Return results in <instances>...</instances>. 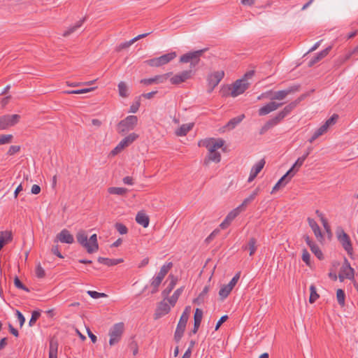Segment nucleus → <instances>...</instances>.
Masks as SVG:
<instances>
[{
  "mask_svg": "<svg viewBox=\"0 0 358 358\" xmlns=\"http://www.w3.org/2000/svg\"><path fill=\"white\" fill-rule=\"evenodd\" d=\"M287 96V92H285V90H280L278 92H273V94L270 97L271 100H282Z\"/></svg>",
  "mask_w": 358,
  "mask_h": 358,
  "instance_id": "41",
  "label": "nucleus"
},
{
  "mask_svg": "<svg viewBox=\"0 0 358 358\" xmlns=\"http://www.w3.org/2000/svg\"><path fill=\"white\" fill-rule=\"evenodd\" d=\"M41 313L38 310H34L31 313V319L29 320V324L30 327L34 325L37 320L40 317Z\"/></svg>",
  "mask_w": 358,
  "mask_h": 358,
  "instance_id": "47",
  "label": "nucleus"
},
{
  "mask_svg": "<svg viewBox=\"0 0 358 358\" xmlns=\"http://www.w3.org/2000/svg\"><path fill=\"white\" fill-rule=\"evenodd\" d=\"M124 330V324L123 322H118L115 324L109 331V344L114 345L117 343L123 334Z\"/></svg>",
  "mask_w": 358,
  "mask_h": 358,
  "instance_id": "1",
  "label": "nucleus"
},
{
  "mask_svg": "<svg viewBox=\"0 0 358 358\" xmlns=\"http://www.w3.org/2000/svg\"><path fill=\"white\" fill-rule=\"evenodd\" d=\"M265 165V160L264 159L259 161L255 164L250 171L248 182H252L258 175V173L262 170Z\"/></svg>",
  "mask_w": 358,
  "mask_h": 358,
  "instance_id": "18",
  "label": "nucleus"
},
{
  "mask_svg": "<svg viewBox=\"0 0 358 358\" xmlns=\"http://www.w3.org/2000/svg\"><path fill=\"white\" fill-rule=\"evenodd\" d=\"M305 160L306 159L303 156L299 157L290 169L287 171V175H291L293 177L303 165Z\"/></svg>",
  "mask_w": 358,
  "mask_h": 358,
  "instance_id": "24",
  "label": "nucleus"
},
{
  "mask_svg": "<svg viewBox=\"0 0 358 358\" xmlns=\"http://www.w3.org/2000/svg\"><path fill=\"white\" fill-rule=\"evenodd\" d=\"M168 280H170L169 285L162 292V297L164 298V299H169L168 296L169 294L173 289L174 287L176 286L178 282V277L172 274H170L169 275Z\"/></svg>",
  "mask_w": 358,
  "mask_h": 358,
  "instance_id": "15",
  "label": "nucleus"
},
{
  "mask_svg": "<svg viewBox=\"0 0 358 358\" xmlns=\"http://www.w3.org/2000/svg\"><path fill=\"white\" fill-rule=\"evenodd\" d=\"M108 192L110 194L123 195L127 192V189L123 187H111L108 189Z\"/></svg>",
  "mask_w": 358,
  "mask_h": 358,
  "instance_id": "42",
  "label": "nucleus"
},
{
  "mask_svg": "<svg viewBox=\"0 0 358 358\" xmlns=\"http://www.w3.org/2000/svg\"><path fill=\"white\" fill-rule=\"evenodd\" d=\"M310 249L311 252L319 259H323V253L320 249L319 246L317 244L313 245L311 247H310Z\"/></svg>",
  "mask_w": 358,
  "mask_h": 358,
  "instance_id": "45",
  "label": "nucleus"
},
{
  "mask_svg": "<svg viewBox=\"0 0 358 358\" xmlns=\"http://www.w3.org/2000/svg\"><path fill=\"white\" fill-rule=\"evenodd\" d=\"M244 250H250V256H252L257 250V240L255 238L252 237L249 239L247 245L243 246Z\"/></svg>",
  "mask_w": 358,
  "mask_h": 358,
  "instance_id": "29",
  "label": "nucleus"
},
{
  "mask_svg": "<svg viewBox=\"0 0 358 358\" xmlns=\"http://www.w3.org/2000/svg\"><path fill=\"white\" fill-rule=\"evenodd\" d=\"M302 260L308 265L310 264V255L306 249H303L302 251Z\"/></svg>",
  "mask_w": 358,
  "mask_h": 358,
  "instance_id": "52",
  "label": "nucleus"
},
{
  "mask_svg": "<svg viewBox=\"0 0 358 358\" xmlns=\"http://www.w3.org/2000/svg\"><path fill=\"white\" fill-rule=\"evenodd\" d=\"M20 150V146L19 145H11L8 151V155H13Z\"/></svg>",
  "mask_w": 358,
  "mask_h": 358,
  "instance_id": "63",
  "label": "nucleus"
},
{
  "mask_svg": "<svg viewBox=\"0 0 358 358\" xmlns=\"http://www.w3.org/2000/svg\"><path fill=\"white\" fill-rule=\"evenodd\" d=\"M309 226L311 227L312 230L314 232V234L315 237L317 238L318 241H322L323 240L324 237L322 234L321 229L317 224V223L315 222V220L313 218L308 217L307 219Z\"/></svg>",
  "mask_w": 358,
  "mask_h": 358,
  "instance_id": "19",
  "label": "nucleus"
},
{
  "mask_svg": "<svg viewBox=\"0 0 358 358\" xmlns=\"http://www.w3.org/2000/svg\"><path fill=\"white\" fill-rule=\"evenodd\" d=\"M94 90V87H90V88H84L81 90H71V91H66V93L68 94H85L89 92H91Z\"/></svg>",
  "mask_w": 358,
  "mask_h": 358,
  "instance_id": "53",
  "label": "nucleus"
},
{
  "mask_svg": "<svg viewBox=\"0 0 358 358\" xmlns=\"http://www.w3.org/2000/svg\"><path fill=\"white\" fill-rule=\"evenodd\" d=\"M138 135L135 133L130 134L125 138H124L117 145L111 150L110 152V155L115 156L118 153H120L122 150H123L125 148L128 147L130 144H131L137 138Z\"/></svg>",
  "mask_w": 358,
  "mask_h": 358,
  "instance_id": "3",
  "label": "nucleus"
},
{
  "mask_svg": "<svg viewBox=\"0 0 358 358\" xmlns=\"http://www.w3.org/2000/svg\"><path fill=\"white\" fill-rule=\"evenodd\" d=\"M282 105V103H276L275 101H271L263 107L260 108L258 110L259 115L263 116L270 113L272 111L275 110L279 107Z\"/></svg>",
  "mask_w": 358,
  "mask_h": 358,
  "instance_id": "14",
  "label": "nucleus"
},
{
  "mask_svg": "<svg viewBox=\"0 0 358 358\" xmlns=\"http://www.w3.org/2000/svg\"><path fill=\"white\" fill-rule=\"evenodd\" d=\"M250 83L244 79H238L236 80L232 85V90L231 96L236 97L244 93L250 87Z\"/></svg>",
  "mask_w": 358,
  "mask_h": 358,
  "instance_id": "5",
  "label": "nucleus"
},
{
  "mask_svg": "<svg viewBox=\"0 0 358 358\" xmlns=\"http://www.w3.org/2000/svg\"><path fill=\"white\" fill-rule=\"evenodd\" d=\"M148 34H149V33L140 34V35L137 36L136 37L134 38L133 39L130 40L129 41H127V42H125V43L120 44L118 45V47L117 48V51H120V50H122L123 49L129 48L135 41H136L137 40H138L140 38L145 37Z\"/></svg>",
  "mask_w": 358,
  "mask_h": 358,
  "instance_id": "31",
  "label": "nucleus"
},
{
  "mask_svg": "<svg viewBox=\"0 0 358 358\" xmlns=\"http://www.w3.org/2000/svg\"><path fill=\"white\" fill-rule=\"evenodd\" d=\"M14 285L16 287L19 289H23L27 292H30L29 289L27 287H26L17 276L14 278Z\"/></svg>",
  "mask_w": 358,
  "mask_h": 358,
  "instance_id": "50",
  "label": "nucleus"
},
{
  "mask_svg": "<svg viewBox=\"0 0 358 358\" xmlns=\"http://www.w3.org/2000/svg\"><path fill=\"white\" fill-rule=\"evenodd\" d=\"M89 248L88 253L92 254L99 250V244L97 241V236L96 234H92L88 239Z\"/></svg>",
  "mask_w": 358,
  "mask_h": 358,
  "instance_id": "23",
  "label": "nucleus"
},
{
  "mask_svg": "<svg viewBox=\"0 0 358 358\" xmlns=\"http://www.w3.org/2000/svg\"><path fill=\"white\" fill-rule=\"evenodd\" d=\"M118 92H119V94L120 96L122 97H127L129 96V93H128V87L127 85V84L123 82V81H121L118 85Z\"/></svg>",
  "mask_w": 358,
  "mask_h": 358,
  "instance_id": "39",
  "label": "nucleus"
},
{
  "mask_svg": "<svg viewBox=\"0 0 358 358\" xmlns=\"http://www.w3.org/2000/svg\"><path fill=\"white\" fill-rule=\"evenodd\" d=\"M61 242L63 243L72 244L74 242V238L69 230L64 229L57 234L55 243Z\"/></svg>",
  "mask_w": 358,
  "mask_h": 358,
  "instance_id": "12",
  "label": "nucleus"
},
{
  "mask_svg": "<svg viewBox=\"0 0 358 358\" xmlns=\"http://www.w3.org/2000/svg\"><path fill=\"white\" fill-rule=\"evenodd\" d=\"M97 261L108 266H115L123 262L122 259H109L106 257H99Z\"/></svg>",
  "mask_w": 358,
  "mask_h": 358,
  "instance_id": "28",
  "label": "nucleus"
},
{
  "mask_svg": "<svg viewBox=\"0 0 358 358\" xmlns=\"http://www.w3.org/2000/svg\"><path fill=\"white\" fill-rule=\"evenodd\" d=\"M354 274L355 271L354 269L350 266V264L348 262L347 259H345V263L343 264L342 267L341 268L338 278L341 282H343L345 278L347 279H353L354 278Z\"/></svg>",
  "mask_w": 358,
  "mask_h": 358,
  "instance_id": "11",
  "label": "nucleus"
},
{
  "mask_svg": "<svg viewBox=\"0 0 358 358\" xmlns=\"http://www.w3.org/2000/svg\"><path fill=\"white\" fill-rule=\"evenodd\" d=\"M203 317V310L200 308H196L194 315V321L201 322Z\"/></svg>",
  "mask_w": 358,
  "mask_h": 358,
  "instance_id": "56",
  "label": "nucleus"
},
{
  "mask_svg": "<svg viewBox=\"0 0 358 358\" xmlns=\"http://www.w3.org/2000/svg\"><path fill=\"white\" fill-rule=\"evenodd\" d=\"M187 321L188 319L186 313L185 314H182L174 334V340L176 342L178 343L182 338Z\"/></svg>",
  "mask_w": 358,
  "mask_h": 358,
  "instance_id": "9",
  "label": "nucleus"
},
{
  "mask_svg": "<svg viewBox=\"0 0 358 358\" xmlns=\"http://www.w3.org/2000/svg\"><path fill=\"white\" fill-rule=\"evenodd\" d=\"M206 48H204L202 50L186 53L180 57V62L182 63H187L192 60L191 66L194 67L199 63V57L203 54V52L206 51Z\"/></svg>",
  "mask_w": 358,
  "mask_h": 358,
  "instance_id": "2",
  "label": "nucleus"
},
{
  "mask_svg": "<svg viewBox=\"0 0 358 358\" xmlns=\"http://www.w3.org/2000/svg\"><path fill=\"white\" fill-rule=\"evenodd\" d=\"M176 52H171L158 57V66L168 64L176 57Z\"/></svg>",
  "mask_w": 358,
  "mask_h": 358,
  "instance_id": "22",
  "label": "nucleus"
},
{
  "mask_svg": "<svg viewBox=\"0 0 358 358\" xmlns=\"http://www.w3.org/2000/svg\"><path fill=\"white\" fill-rule=\"evenodd\" d=\"M136 221L138 224L142 225L143 227H147L149 225V217L143 212H138L136 216Z\"/></svg>",
  "mask_w": 358,
  "mask_h": 358,
  "instance_id": "30",
  "label": "nucleus"
},
{
  "mask_svg": "<svg viewBox=\"0 0 358 358\" xmlns=\"http://www.w3.org/2000/svg\"><path fill=\"white\" fill-rule=\"evenodd\" d=\"M12 241V234L8 231H1L0 232V250L3 248L4 245Z\"/></svg>",
  "mask_w": 358,
  "mask_h": 358,
  "instance_id": "32",
  "label": "nucleus"
},
{
  "mask_svg": "<svg viewBox=\"0 0 358 358\" xmlns=\"http://www.w3.org/2000/svg\"><path fill=\"white\" fill-rule=\"evenodd\" d=\"M243 211L239 207L234 208L227 215V221L232 222L240 213Z\"/></svg>",
  "mask_w": 358,
  "mask_h": 358,
  "instance_id": "43",
  "label": "nucleus"
},
{
  "mask_svg": "<svg viewBox=\"0 0 358 358\" xmlns=\"http://www.w3.org/2000/svg\"><path fill=\"white\" fill-rule=\"evenodd\" d=\"M209 291V287L205 286L202 290V292L199 294L197 298L194 299L193 303L197 305H200L204 301V298L206 296Z\"/></svg>",
  "mask_w": 358,
  "mask_h": 358,
  "instance_id": "37",
  "label": "nucleus"
},
{
  "mask_svg": "<svg viewBox=\"0 0 358 358\" xmlns=\"http://www.w3.org/2000/svg\"><path fill=\"white\" fill-rule=\"evenodd\" d=\"M208 154L205 157V159L203 160V164L205 166H208V164L210 162H213L215 163L220 162L221 160L220 153L219 152H217V150H211V149H208Z\"/></svg>",
  "mask_w": 358,
  "mask_h": 358,
  "instance_id": "16",
  "label": "nucleus"
},
{
  "mask_svg": "<svg viewBox=\"0 0 358 358\" xmlns=\"http://www.w3.org/2000/svg\"><path fill=\"white\" fill-rule=\"evenodd\" d=\"M182 291H183V287H180L178 289H177L174 292L173 294L169 299H168V301L171 306H175L179 296L182 294Z\"/></svg>",
  "mask_w": 358,
  "mask_h": 358,
  "instance_id": "36",
  "label": "nucleus"
},
{
  "mask_svg": "<svg viewBox=\"0 0 358 358\" xmlns=\"http://www.w3.org/2000/svg\"><path fill=\"white\" fill-rule=\"evenodd\" d=\"M331 50V46H329L326 48L324 50H322L321 52H318L315 56H314L308 64V66L309 67H312L314 66L316 63L322 60L323 58H324L330 52Z\"/></svg>",
  "mask_w": 358,
  "mask_h": 358,
  "instance_id": "17",
  "label": "nucleus"
},
{
  "mask_svg": "<svg viewBox=\"0 0 358 358\" xmlns=\"http://www.w3.org/2000/svg\"><path fill=\"white\" fill-rule=\"evenodd\" d=\"M193 127L192 124H182L176 131V134L178 136H185Z\"/></svg>",
  "mask_w": 358,
  "mask_h": 358,
  "instance_id": "33",
  "label": "nucleus"
},
{
  "mask_svg": "<svg viewBox=\"0 0 358 358\" xmlns=\"http://www.w3.org/2000/svg\"><path fill=\"white\" fill-rule=\"evenodd\" d=\"M232 90V87H231L230 86H227V87H223L222 90H221V93H222V95L223 96H231V92Z\"/></svg>",
  "mask_w": 358,
  "mask_h": 358,
  "instance_id": "64",
  "label": "nucleus"
},
{
  "mask_svg": "<svg viewBox=\"0 0 358 358\" xmlns=\"http://www.w3.org/2000/svg\"><path fill=\"white\" fill-rule=\"evenodd\" d=\"M20 115L17 114L0 116V130H4L14 126L20 121Z\"/></svg>",
  "mask_w": 358,
  "mask_h": 358,
  "instance_id": "6",
  "label": "nucleus"
},
{
  "mask_svg": "<svg viewBox=\"0 0 358 358\" xmlns=\"http://www.w3.org/2000/svg\"><path fill=\"white\" fill-rule=\"evenodd\" d=\"M13 136L11 134H1L0 135V145L9 143L11 142Z\"/></svg>",
  "mask_w": 358,
  "mask_h": 358,
  "instance_id": "48",
  "label": "nucleus"
},
{
  "mask_svg": "<svg viewBox=\"0 0 358 358\" xmlns=\"http://www.w3.org/2000/svg\"><path fill=\"white\" fill-rule=\"evenodd\" d=\"M193 75V72L192 70L183 71L179 73H177L173 76L170 78V83L172 85H180L182 83H185L187 80L190 79Z\"/></svg>",
  "mask_w": 358,
  "mask_h": 358,
  "instance_id": "10",
  "label": "nucleus"
},
{
  "mask_svg": "<svg viewBox=\"0 0 358 358\" xmlns=\"http://www.w3.org/2000/svg\"><path fill=\"white\" fill-rule=\"evenodd\" d=\"M115 228L120 234H126L128 232V229L127 227L120 222L115 223Z\"/></svg>",
  "mask_w": 358,
  "mask_h": 358,
  "instance_id": "51",
  "label": "nucleus"
},
{
  "mask_svg": "<svg viewBox=\"0 0 358 358\" xmlns=\"http://www.w3.org/2000/svg\"><path fill=\"white\" fill-rule=\"evenodd\" d=\"M228 315H224L223 316H222L220 320L217 321V324H216V326H215V331H217L219 329V328L221 327V325L225 322L227 320H228Z\"/></svg>",
  "mask_w": 358,
  "mask_h": 358,
  "instance_id": "61",
  "label": "nucleus"
},
{
  "mask_svg": "<svg viewBox=\"0 0 358 358\" xmlns=\"http://www.w3.org/2000/svg\"><path fill=\"white\" fill-rule=\"evenodd\" d=\"M296 106V103L292 101L290 103H289L288 105H287L282 110H281L280 112L284 114V116L286 117L288 114H289L292 110Z\"/></svg>",
  "mask_w": 358,
  "mask_h": 358,
  "instance_id": "46",
  "label": "nucleus"
},
{
  "mask_svg": "<svg viewBox=\"0 0 358 358\" xmlns=\"http://www.w3.org/2000/svg\"><path fill=\"white\" fill-rule=\"evenodd\" d=\"M173 266V262H169L161 267L159 272H158V287L159 286V285L161 284L166 274L172 268Z\"/></svg>",
  "mask_w": 358,
  "mask_h": 358,
  "instance_id": "20",
  "label": "nucleus"
},
{
  "mask_svg": "<svg viewBox=\"0 0 358 358\" xmlns=\"http://www.w3.org/2000/svg\"><path fill=\"white\" fill-rule=\"evenodd\" d=\"M224 76V71H215L208 76V92L211 93Z\"/></svg>",
  "mask_w": 358,
  "mask_h": 358,
  "instance_id": "4",
  "label": "nucleus"
},
{
  "mask_svg": "<svg viewBox=\"0 0 358 358\" xmlns=\"http://www.w3.org/2000/svg\"><path fill=\"white\" fill-rule=\"evenodd\" d=\"M51 252L52 254L57 256L58 257L62 258V259L64 258L63 255L59 251V245H52V247L51 248Z\"/></svg>",
  "mask_w": 358,
  "mask_h": 358,
  "instance_id": "62",
  "label": "nucleus"
},
{
  "mask_svg": "<svg viewBox=\"0 0 358 358\" xmlns=\"http://www.w3.org/2000/svg\"><path fill=\"white\" fill-rule=\"evenodd\" d=\"M338 238L348 254L352 255V246L350 236L344 231H342V234L338 235Z\"/></svg>",
  "mask_w": 358,
  "mask_h": 358,
  "instance_id": "13",
  "label": "nucleus"
},
{
  "mask_svg": "<svg viewBox=\"0 0 358 358\" xmlns=\"http://www.w3.org/2000/svg\"><path fill=\"white\" fill-rule=\"evenodd\" d=\"M129 348L133 352V355L135 356L138 353V346L137 343L131 338V342L129 343Z\"/></svg>",
  "mask_w": 358,
  "mask_h": 358,
  "instance_id": "60",
  "label": "nucleus"
},
{
  "mask_svg": "<svg viewBox=\"0 0 358 358\" xmlns=\"http://www.w3.org/2000/svg\"><path fill=\"white\" fill-rule=\"evenodd\" d=\"M232 289H229L227 285H223L219 291L220 300H224L231 293Z\"/></svg>",
  "mask_w": 358,
  "mask_h": 358,
  "instance_id": "40",
  "label": "nucleus"
},
{
  "mask_svg": "<svg viewBox=\"0 0 358 358\" xmlns=\"http://www.w3.org/2000/svg\"><path fill=\"white\" fill-rule=\"evenodd\" d=\"M76 239L78 243L80 244L83 248H85L88 252L89 242L86 232L83 230L78 231L76 234Z\"/></svg>",
  "mask_w": 358,
  "mask_h": 358,
  "instance_id": "21",
  "label": "nucleus"
},
{
  "mask_svg": "<svg viewBox=\"0 0 358 358\" xmlns=\"http://www.w3.org/2000/svg\"><path fill=\"white\" fill-rule=\"evenodd\" d=\"M338 119V115L337 114H334L330 118L326 120L325 123L327 124L329 127H330L336 124Z\"/></svg>",
  "mask_w": 358,
  "mask_h": 358,
  "instance_id": "58",
  "label": "nucleus"
},
{
  "mask_svg": "<svg viewBox=\"0 0 358 358\" xmlns=\"http://www.w3.org/2000/svg\"><path fill=\"white\" fill-rule=\"evenodd\" d=\"M157 82V76L148 79H141L140 83L144 85H150Z\"/></svg>",
  "mask_w": 358,
  "mask_h": 358,
  "instance_id": "57",
  "label": "nucleus"
},
{
  "mask_svg": "<svg viewBox=\"0 0 358 358\" xmlns=\"http://www.w3.org/2000/svg\"><path fill=\"white\" fill-rule=\"evenodd\" d=\"M36 275L38 278H44L45 275V270L43 268L41 264H38L36 267Z\"/></svg>",
  "mask_w": 358,
  "mask_h": 358,
  "instance_id": "54",
  "label": "nucleus"
},
{
  "mask_svg": "<svg viewBox=\"0 0 358 358\" xmlns=\"http://www.w3.org/2000/svg\"><path fill=\"white\" fill-rule=\"evenodd\" d=\"M141 105V96L136 97L135 102L130 106V113H135L138 111Z\"/></svg>",
  "mask_w": 358,
  "mask_h": 358,
  "instance_id": "49",
  "label": "nucleus"
},
{
  "mask_svg": "<svg viewBox=\"0 0 358 358\" xmlns=\"http://www.w3.org/2000/svg\"><path fill=\"white\" fill-rule=\"evenodd\" d=\"M320 297V295L317 292L316 287L314 285L310 286V297L309 303H315Z\"/></svg>",
  "mask_w": 358,
  "mask_h": 358,
  "instance_id": "38",
  "label": "nucleus"
},
{
  "mask_svg": "<svg viewBox=\"0 0 358 358\" xmlns=\"http://www.w3.org/2000/svg\"><path fill=\"white\" fill-rule=\"evenodd\" d=\"M87 293L93 299L106 297L107 296L104 293H100V292H97L96 291H91V290L87 291Z\"/></svg>",
  "mask_w": 358,
  "mask_h": 358,
  "instance_id": "55",
  "label": "nucleus"
},
{
  "mask_svg": "<svg viewBox=\"0 0 358 358\" xmlns=\"http://www.w3.org/2000/svg\"><path fill=\"white\" fill-rule=\"evenodd\" d=\"M86 17L83 18L82 20H80L78 22L76 23L75 25L69 27L66 31H65L63 34V36L67 37L72 33H73L76 30H77L79 27H80L83 22L85 21Z\"/></svg>",
  "mask_w": 358,
  "mask_h": 358,
  "instance_id": "34",
  "label": "nucleus"
},
{
  "mask_svg": "<svg viewBox=\"0 0 358 358\" xmlns=\"http://www.w3.org/2000/svg\"><path fill=\"white\" fill-rule=\"evenodd\" d=\"M301 87L300 85H294L292 86H290L287 89L285 90V92H287V95L299 91Z\"/></svg>",
  "mask_w": 358,
  "mask_h": 358,
  "instance_id": "59",
  "label": "nucleus"
},
{
  "mask_svg": "<svg viewBox=\"0 0 358 358\" xmlns=\"http://www.w3.org/2000/svg\"><path fill=\"white\" fill-rule=\"evenodd\" d=\"M224 144V141L222 138L215 139L213 138L205 139L199 143V146H203L211 150H217V149L222 148Z\"/></svg>",
  "mask_w": 358,
  "mask_h": 358,
  "instance_id": "8",
  "label": "nucleus"
},
{
  "mask_svg": "<svg viewBox=\"0 0 358 358\" xmlns=\"http://www.w3.org/2000/svg\"><path fill=\"white\" fill-rule=\"evenodd\" d=\"M58 342L54 338L50 341L49 358H57Z\"/></svg>",
  "mask_w": 358,
  "mask_h": 358,
  "instance_id": "26",
  "label": "nucleus"
},
{
  "mask_svg": "<svg viewBox=\"0 0 358 358\" xmlns=\"http://www.w3.org/2000/svg\"><path fill=\"white\" fill-rule=\"evenodd\" d=\"M336 298H337L338 304L341 306H343L345 305V294L343 289H337Z\"/></svg>",
  "mask_w": 358,
  "mask_h": 358,
  "instance_id": "44",
  "label": "nucleus"
},
{
  "mask_svg": "<svg viewBox=\"0 0 358 358\" xmlns=\"http://www.w3.org/2000/svg\"><path fill=\"white\" fill-rule=\"evenodd\" d=\"M170 310V305L166 302V299H164L163 301L158 304V317L168 314Z\"/></svg>",
  "mask_w": 358,
  "mask_h": 358,
  "instance_id": "27",
  "label": "nucleus"
},
{
  "mask_svg": "<svg viewBox=\"0 0 358 358\" xmlns=\"http://www.w3.org/2000/svg\"><path fill=\"white\" fill-rule=\"evenodd\" d=\"M245 117V115L243 114L238 115L237 117H235L232 119H231L228 123L227 124L226 127H228L229 129H232L236 127L237 124H238Z\"/></svg>",
  "mask_w": 358,
  "mask_h": 358,
  "instance_id": "35",
  "label": "nucleus"
},
{
  "mask_svg": "<svg viewBox=\"0 0 358 358\" xmlns=\"http://www.w3.org/2000/svg\"><path fill=\"white\" fill-rule=\"evenodd\" d=\"M138 118L136 115H129L118 123L120 132L124 133L129 130L133 129L136 125Z\"/></svg>",
  "mask_w": 358,
  "mask_h": 358,
  "instance_id": "7",
  "label": "nucleus"
},
{
  "mask_svg": "<svg viewBox=\"0 0 358 358\" xmlns=\"http://www.w3.org/2000/svg\"><path fill=\"white\" fill-rule=\"evenodd\" d=\"M291 175H287V172L278 181L273 187L271 193L278 190L281 187H284L292 179Z\"/></svg>",
  "mask_w": 358,
  "mask_h": 358,
  "instance_id": "25",
  "label": "nucleus"
}]
</instances>
